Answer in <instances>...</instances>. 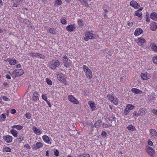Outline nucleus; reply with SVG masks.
<instances>
[{"mask_svg":"<svg viewBox=\"0 0 157 157\" xmlns=\"http://www.w3.org/2000/svg\"><path fill=\"white\" fill-rule=\"evenodd\" d=\"M130 5L131 6L135 8H137L140 6V4L136 1L134 0L130 2Z\"/></svg>","mask_w":157,"mask_h":157,"instance_id":"11","label":"nucleus"},{"mask_svg":"<svg viewBox=\"0 0 157 157\" xmlns=\"http://www.w3.org/2000/svg\"><path fill=\"white\" fill-rule=\"evenodd\" d=\"M59 65V61L57 59L52 60L49 63V67L53 70H55Z\"/></svg>","mask_w":157,"mask_h":157,"instance_id":"1","label":"nucleus"},{"mask_svg":"<svg viewBox=\"0 0 157 157\" xmlns=\"http://www.w3.org/2000/svg\"><path fill=\"white\" fill-rule=\"evenodd\" d=\"M149 132L151 137L155 139L157 138V132L155 129H151L149 130Z\"/></svg>","mask_w":157,"mask_h":157,"instance_id":"8","label":"nucleus"},{"mask_svg":"<svg viewBox=\"0 0 157 157\" xmlns=\"http://www.w3.org/2000/svg\"><path fill=\"white\" fill-rule=\"evenodd\" d=\"M15 1L18 4H21L23 0H15Z\"/></svg>","mask_w":157,"mask_h":157,"instance_id":"56","label":"nucleus"},{"mask_svg":"<svg viewBox=\"0 0 157 157\" xmlns=\"http://www.w3.org/2000/svg\"><path fill=\"white\" fill-rule=\"evenodd\" d=\"M78 24L80 26H82L84 25L83 21L81 19H79L77 21Z\"/></svg>","mask_w":157,"mask_h":157,"instance_id":"31","label":"nucleus"},{"mask_svg":"<svg viewBox=\"0 0 157 157\" xmlns=\"http://www.w3.org/2000/svg\"><path fill=\"white\" fill-rule=\"evenodd\" d=\"M85 34V36H87L90 39H92L94 38V34L90 33V32L89 31H86Z\"/></svg>","mask_w":157,"mask_h":157,"instance_id":"14","label":"nucleus"},{"mask_svg":"<svg viewBox=\"0 0 157 157\" xmlns=\"http://www.w3.org/2000/svg\"><path fill=\"white\" fill-rule=\"evenodd\" d=\"M142 12H139L137 11H135V16H136L140 18L142 17Z\"/></svg>","mask_w":157,"mask_h":157,"instance_id":"28","label":"nucleus"},{"mask_svg":"<svg viewBox=\"0 0 157 157\" xmlns=\"http://www.w3.org/2000/svg\"><path fill=\"white\" fill-rule=\"evenodd\" d=\"M62 2L61 0H56L55 4L57 5H60L62 4Z\"/></svg>","mask_w":157,"mask_h":157,"instance_id":"47","label":"nucleus"},{"mask_svg":"<svg viewBox=\"0 0 157 157\" xmlns=\"http://www.w3.org/2000/svg\"><path fill=\"white\" fill-rule=\"evenodd\" d=\"M150 17L154 20L157 21V13L155 12L152 13L150 15Z\"/></svg>","mask_w":157,"mask_h":157,"instance_id":"22","label":"nucleus"},{"mask_svg":"<svg viewBox=\"0 0 157 157\" xmlns=\"http://www.w3.org/2000/svg\"><path fill=\"white\" fill-rule=\"evenodd\" d=\"M8 62L11 65H15L17 63L16 60L14 59H9Z\"/></svg>","mask_w":157,"mask_h":157,"instance_id":"23","label":"nucleus"},{"mask_svg":"<svg viewBox=\"0 0 157 157\" xmlns=\"http://www.w3.org/2000/svg\"><path fill=\"white\" fill-rule=\"evenodd\" d=\"M59 152L58 150L55 149L54 151V155L56 156H57L59 155Z\"/></svg>","mask_w":157,"mask_h":157,"instance_id":"50","label":"nucleus"},{"mask_svg":"<svg viewBox=\"0 0 157 157\" xmlns=\"http://www.w3.org/2000/svg\"><path fill=\"white\" fill-rule=\"evenodd\" d=\"M146 151L147 153L151 156H153L154 150L152 147H147Z\"/></svg>","mask_w":157,"mask_h":157,"instance_id":"18","label":"nucleus"},{"mask_svg":"<svg viewBox=\"0 0 157 157\" xmlns=\"http://www.w3.org/2000/svg\"><path fill=\"white\" fill-rule=\"evenodd\" d=\"M38 57H39L40 59H44L45 58V57L44 55L39 53Z\"/></svg>","mask_w":157,"mask_h":157,"instance_id":"51","label":"nucleus"},{"mask_svg":"<svg viewBox=\"0 0 157 157\" xmlns=\"http://www.w3.org/2000/svg\"><path fill=\"white\" fill-rule=\"evenodd\" d=\"M17 125H15L12 126H11V128L13 129H14L15 128H16L17 129Z\"/></svg>","mask_w":157,"mask_h":157,"instance_id":"63","label":"nucleus"},{"mask_svg":"<svg viewBox=\"0 0 157 157\" xmlns=\"http://www.w3.org/2000/svg\"><path fill=\"white\" fill-rule=\"evenodd\" d=\"M61 22L63 25L66 24H67L66 18L65 17L62 18L61 19Z\"/></svg>","mask_w":157,"mask_h":157,"instance_id":"38","label":"nucleus"},{"mask_svg":"<svg viewBox=\"0 0 157 157\" xmlns=\"http://www.w3.org/2000/svg\"><path fill=\"white\" fill-rule=\"evenodd\" d=\"M10 133L13 136L17 137L18 136V132L15 129H11L10 131Z\"/></svg>","mask_w":157,"mask_h":157,"instance_id":"20","label":"nucleus"},{"mask_svg":"<svg viewBox=\"0 0 157 157\" xmlns=\"http://www.w3.org/2000/svg\"><path fill=\"white\" fill-rule=\"evenodd\" d=\"M152 112L154 114H157V110L153 109L152 111Z\"/></svg>","mask_w":157,"mask_h":157,"instance_id":"59","label":"nucleus"},{"mask_svg":"<svg viewBox=\"0 0 157 157\" xmlns=\"http://www.w3.org/2000/svg\"><path fill=\"white\" fill-rule=\"evenodd\" d=\"M82 68L86 77L89 78H91L92 77V72L88 67L85 65H84Z\"/></svg>","mask_w":157,"mask_h":157,"instance_id":"2","label":"nucleus"},{"mask_svg":"<svg viewBox=\"0 0 157 157\" xmlns=\"http://www.w3.org/2000/svg\"><path fill=\"white\" fill-rule=\"evenodd\" d=\"M75 24L67 26L66 29L67 31L72 32L74 31V30L75 29Z\"/></svg>","mask_w":157,"mask_h":157,"instance_id":"9","label":"nucleus"},{"mask_svg":"<svg viewBox=\"0 0 157 157\" xmlns=\"http://www.w3.org/2000/svg\"><path fill=\"white\" fill-rule=\"evenodd\" d=\"M131 91L133 93L136 94H141L142 93V92L139 89L135 88H132L131 89Z\"/></svg>","mask_w":157,"mask_h":157,"instance_id":"21","label":"nucleus"},{"mask_svg":"<svg viewBox=\"0 0 157 157\" xmlns=\"http://www.w3.org/2000/svg\"><path fill=\"white\" fill-rule=\"evenodd\" d=\"M139 115L143 116L146 114L145 111L144 110L142 109L139 111Z\"/></svg>","mask_w":157,"mask_h":157,"instance_id":"39","label":"nucleus"},{"mask_svg":"<svg viewBox=\"0 0 157 157\" xmlns=\"http://www.w3.org/2000/svg\"><path fill=\"white\" fill-rule=\"evenodd\" d=\"M40 97V95L36 91H35L33 94V99L34 101H37Z\"/></svg>","mask_w":157,"mask_h":157,"instance_id":"12","label":"nucleus"},{"mask_svg":"<svg viewBox=\"0 0 157 157\" xmlns=\"http://www.w3.org/2000/svg\"><path fill=\"white\" fill-rule=\"evenodd\" d=\"M25 116L27 118L30 119L32 115L30 113H26L25 114Z\"/></svg>","mask_w":157,"mask_h":157,"instance_id":"42","label":"nucleus"},{"mask_svg":"<svg viewBox=\"0 0 157 157\" xmlns=\"http://www.w3.org/2000/svg\"><path fill=\"white\" fill-rule=\"evenodd\" d=\"M137 43L139 46H141L144 45L145 42V40L143 38H138L137 40Z\"/></svg>","mask_w":157,"mask_h":157,"instance_id":"15","label":"nucleus"},{"mask_svg":"<svg viewBox=\"0 0 157 157\" xmlns=\"http://www.w3.org/2000/svg\"><path fill=\"white\" fill-rule=\"evenodd\" d=\"M57 78L59 81L63 82L66 85L67 84V82L64 77L62 73H59L57 75Z\"/></svg>","mask_w":157,"mask_h":157,"instance_id":"5","label":"nucleus"},{"mask_svg":"<svg viewBox=\"0 0 157 157\" xmlns=\"http://www.w3.org/2000/svg\"><path fill=\"white\" fill-rule=\"evenodd\" d=\"M46 101L47 102V104L50 107H51V103H50V102L49 101H48V100H46Z\"/></svg>","mask_w":157,"mask_h":157,"instance_id":"60","label":"nucleus"},{"mask_svg":"<svg viewBox=\"0 0 157 157\" xmlns=\"http://www.w3.org/2000/svg\"><path fill=\"white\" fill-rule=\"evenodd\" d=\"M24 147H25L27 148L28 149H30L31 147H30L29 145L28 144H25L24 146Z\"/></svg>","mask_w":157,"mask_h":157,"instance_id":"55","label":"nucleus"},{"mask_svg":"<svg viewBox=\"0 0 157 157\" xmlns=\"http://www.w3.org/2000/svg\"><path fill=\"white\" fill-rule=\"evenodd\" d=\"M47 94H43L42 95V98L43 99L44 101H46V100H47Z\"/></svg>","mask_w":157,"mask_h":157,"instance_id":"44","label":"nucleus"},{"mask_svg":"<svg viewBox=\"0 0 157 157\" xmlns=\"http://www.w3.org/2000/svg\"><path fill=\"white\" fill-rule=\"evenodd\" d=\"M143 32V31L141 29L138 28L136 29L134 34L136 36H138L141 34Z\"/></svg>","mask_w":157,"mask_h":157,"instance_id":"17","label":"nucleus"},{"mask_svg":"<svg viewBox=\"0 0 157 157\" xmlns=\"http://www.w3.org/2000/svg\"><path fill=\"white\" fill-rule=\"evenodd\" d=\"M4 151L6 152H10L11 151V149L9 147H5L4 148Z\"/></svg>","mask_w":157,"mask_h":157,"instance_id":"45","label":"nucleus"},{"mask_svg":"<svg viewBox=\"0 0 157 157\" xmlns=\"http://www.w3.org/2000/svg\"><path fill=\"white\" fill-rule=\"evenodd\" d=\"M101 135L102 136L105 137L107 135V133L103 131L102 132Z\"/></svg>","mask_w":157,"mask_h":157,"instance_id":"54","label":"nucleus"},{"mask_svg":"<svg viewBox=\"0 0 157 157\" xmlns=\"http://www.w3.org/2000/svg\"><path fill=\"white\" fill-rule=\"evenodd\" d=\"M111 126H112L111 124L108 123L107 124H105V123H103V127L105 128H107Z\"/></svg>","mask_w":157,"mask_h":157,"instance_id":"34","label":"nucleus"},{"mask_svg":"<svg viewBox=\"0 0 157 157\" xmlns=\"http://www.w3.org/2000/svg\"><path fill=\"white\" fill-rule=\"evenodd\" d=\"M2 138L7 143H10L12 142L13 138L11 136L6 135L3 136Z\"/></svg>","mask_w":157,"mask_h":157,"instance_id":"6","label":"nucleus"},{"mask_svg":"<svg viewBox=\"0 0 157 157\" xmlns=\"http://www.w3.org/2000/svg\"><path fill=\"white\" fill-rule=\"evenodd\" d=\"M127 128L128 130L131 131H134L136 130L135 127L132 124L128 125Z\"/></svg>","mask_w":157,"mask_h":157,"instance_id":"30","label":"nucleus"},{"mask_svg":"<svg viewBox=\"0 0 157 157\" xmlns=\"http://www.w3.org/2000/svg\"><path fill=\"white\" fill-rule=\"evenodd\" d=\"M13 6L14 7H17V5L16 3H13Z\"/></svg>","mask_w":157,"mask_h":157,"instance_id":"64","label":"nucleus"},{"mask_svg":"<svg viewBox=\"0 0 157 157\" xmlns=\"http://www.w3.org/2000/svg\"><path fill=\"white\" fill-rule=\"evenodd\" d=\"M80 157H90V155L88 154H83L80 155Z\"/></svg>","mask_w":157,"mask_h":157,"instance_id":"48","label":"nucleus"},{"mask_svg":"<svg viewBox=\"0 0 157 157\" xmlns=\"http://www.w3.org/2000/svg\"><path fill=\"white\" fill-rule=\"evenodd\" d=\"M6 78H7L9 79H11L10 76V75H6Z\"/></svg>","mask_w":157,"mask_h":157,"instance_id":"62","label":"nucleus"},{"mask_svg":"<svg viewBox=\"0 0 157 157\" xmlns=\"http://www.w3.org/2000/svg\"><path fill=\"white\" fill-rule=\"evenodd\" d=\"M23 126L20 125H17V129L18 130H20L23 128Z\"/></svg>","mask_w":157,"mask_h":157,"instance_id":"49","label":"nucleus"},{"mask_svg":"<svg viewBox=\"0 0 157 157\" xmlns=\"http://www.w3.org/2000/svg\"><path fill=\"white\" fill-rule=\"evenodd\" d=\"M17 140L19 143H21L22 141L24 140V137L21 135H20L19 137L17 138Z\"/></svg>","mask_w":157,"mask_h":157,"instance_id":"33","label":"nucleus"},{"mask_svg":"<svg viewBox=\"0 0 157 157\" xmlns=\"http://www.w3.org/2000/svg\"><path fill=\"white\" fill-rule=\"evenodd\" d=\"M49 32L52 34H55L56 33L55 29L54 28H50L49 29Z\"/></svg>","mask_w":157,"mask_h":157,"instance_id":"36","label":"nucleus"},{"mask_svg":"<svg viewBox=\"0 0 157 157\" xmlns=\"http://www.w3.org/2000/svg\"><path fill=\"white\" fill-rule=\"evenodd\" d=\"M0 120L2 121H4L5 120L6 118V115L4 113L2 114L0 116Z\"/></svg>","mask_w":157,"mask_h":157,"instance_id":"32","label":"nucleus"},{"mask_svg":"<svg viewBox=\"0 0 157 157\" xmlns=\"http://www.w3.org/2000/svg\"><path fill=\"white\" fill-rule=\"evenodd\" d=\"M126 107L130 111L135 108V107L132 104H128Z\"/></svg>","mask_w":157,"mask_h":157,"instance_id":"29","label":"nucleus"},{"mask_svg":"<svg viewBox=\"0 0 157 157\" xmlns=\"http://www.w3.org/2000/svg\"><path fill=\"white\" fill-rule=\"evenodd\" d=\"M130 111V110H129L126 107L124 111V112L123 113L125 115H127L129 113Z\"/></svg>","mask_w":157,"mask_h":157,"instance_id":"41","label":"nucleus"},{"mask_svg":"<svg viewBox=\"0 0 157 157\" xmlns=\"http://www.w3.org/2000/svg\"><path fill=\"white\" fill-rule=\"evenodd\" d=\"M63 63L64 66L66 68H70V65L71 63V61L69 59L68 57L65 55L63 58Z\"/></svg>","mask_w":157,"mask_h":157,"instance_id":"3","label":"nucleus"},{"mask_svg":"<svg viewBox=\"0 0 157 157\" xmlns=\"http://www.w3.org/2000/svg\"><path fill=\"white\" fill-rule=\"evenodd\" d=\"M151 46L152 50L156 52H157V46L154 43L151 44Z\"/></svg>","mask_w":157,"mask_h":157,"instance_id":"27","label":"nucleus"},{"mask_svg":"<svg viewBox=\"0 0 157 157\" xmlns=\"http://www.w3.org/2000/svg\"><path fill=\"white\" fill-rule=\"evenodd\" d=\"M112 101L115 105H117L118 104L117 99L116 97L114 98L113 100Z\"/></svg>","mask_w":157,"mask_h":157,"instance_id":"37","label":"nucleus"},{"mask_svg":"<svg viewBox=\"0 0 157 157\" xmlns=\"http://www.w3.org/2000/svg\"><path fill=\"white\" fill-rule=\"evenodd\" d=\"M43 147L42 144L41 142H37L36 144L33 145L32 148L34 149H39Z\"/></svg>","mask_w":157,"mask_h":157,"instance_id":"16","label":"nucleus"},{"mask_svg":"<svg viewBox=\"0 0 157 157\" xmlns=\"http://www.w3.org/2000/svg\"><path fill=\"white\" fill-rule=\"evenodd\" d=\"M29 54L32 57H34V56L36 57H38L39 53H29Z\"/></svg>","mask_w":157,"mask_h":157,"instance_id":"35","label":"nucleus"},{"mask_svg":"<svg viewBox=\"0 0 157 157\" xmlns=\"http://www.w3.org/2000/svg\"><path fill=\"white\" fill-rule=\"evenodd\" d=\"M68 99L71 102L74 104H78L79 103L78 101L72 95L68 96Z\"/></svg>","mask_w":157,"mask_h":157,"instance_id":"7","label":"nucleus"},{"mask_svg":"<svg viewBox=\"0 0 157 157\" xmlns=\"http://www.w3.org/2000/svg\"><path fill=\"white\" fill-rule=\"evenodd\" d=\"M24 73V71L22 69H16L14 70L12 73V75L16 77L17 76H20Z\"/></svg>","mask_w":157,"mask_h":157,"instance_id":"4","label":"nucleus"},{"mask_svg":"<svg viewBox=\"0 0 157 157\" xmlns=\"http://www.w3.org/2000/svg\"><path fill=\"white\" fill-rule=\"evenodd\" d=\"M47 83L49 85H51L52 84V81L49 78H47L46 79Z\"/></svg>","mask_w":157,"mask_h":157,"instance_id":"40","label":"nucleus"},{"mask_svg":"<svg viewBox=\"0 0 157 157\" xmlns=\"http://www.w3.org/2000/svg\"><path fill=\"white\" fill-rule=\"evenodd\" d=\"M148 73L146 72L145 73H142L141 74V76L142 78L144 80H146L148 79V76H147Z\"/></svg>","mask_w":157,"mask_h":157,"instance_id":"24","label":"nucleus"},{"mask_svg":"<svg viewBox=\"0 0 157 157\" xmlns=\"http://www.w3.org/2000/svg\"><path fill=\"white\" fill-rule=\"evenodd\" d=\"M102 121L101 120H98L96 121L94 124V126L95 128L99 127L101 124Z\"/></svg>","mask_w":157,"mask_h":157,"instance_id":"26","label":"nucleus"},{"mask_svg":"<svg viewBox=\"0 0 157 157\" xmlns=\"http://www.w3.org/2000/svg\"><path fill=\"white\" fill-rule=\"evenodd\" d=\"M147 143H148V144L149 145L151 146H152L153 145L152 141L150 140H148V141L147 142Z\"/></svg>","mask_w":157,"mask_h":157,"instance_id":"52","label":"nucleus"},{"mask_svg":"<svg viewBox=\"0 0 157 157\" xmlns=\"http://www.w3.org/2000/svg\"><path fill=\"white\" fill-rule=\"evenodd\" d=\"M32 130L36 135H40L42 133V131L40 128H37L36 127L33 126Z\"/></svg>","mask_w":157,"mask_h":157,"instance_id":"13","label":"nucleus"},{"mask_svg":"<svg viewBox=\"0 0 157 157\" xmlns=\"http://www.w3.org/2000/svg\"><path fill=\"white\" fill-rule=\"evenodd\" d=\"M150 28L152 31L156 30L157 28V24L154 22H153L151 24Z\"/></svg>","mask_w":157,"mask_h":157,"instance_id":"19","label":"nucleus"},{"mask_svg":"<svg viewBox=\"0 0 157 157\" xmlns=\"http://www.w3.org/2000/svg\"><path fill=\"white\" fill-rule=\"evenodd\" d=\"M107 97L108 98L109 100L110 101H112L113 100V98L114 97L113 96H112L110 94L108 95L107 96Z\"/></svg>","mask_w":157,"mask_h":157,"instance_id":"43","label":"nucleus"},{"mask_svg":"<svg viewBox=\"0 0 157 157\" xmlns=\"http://www.w3.org/2000/svg\"><path fill=\"white\" fill-rule=\"evenodd\" d=\"M42 138L45 143L49 144H51L52 143L48 136L44 135L42 136Z\"/></svg>","mask_w":157,"mask_h":157,"instance_id":"10","label":"nucleus"},{"mask_svg":"<svg viewBox=\"0 0 157 157\" xmlns=\"http://www.w3.org/2000/svg\"><path fill=\"white\" fill-rule=\"evenodd\" d=\"M84 39L86 41H88L89 40V39H90L87 36H86V37H85L84 38Z\"/></svg>","mask_w":157,"mask_h":157,"instance_id":"61","label":"nucleus"},{"mask_svg":"<svg viewBox=\"0 0 157 157\" xmlns=\"http://www.w3.org/2000/svg\"><path fill=\"white\" fill-rule=\"evenodd\" d=\"M153 62L157 64V56H154L153 58Z\"/></svg>","mask_w":157,"mask_h":157,"instance_id":"46","label":"nucleus"},{"mask_svg":"<svg viewBox=\"0 0 157 157\" xmlns=\"http://www.w3.org/2000/svg\"><path fill=\"white\" fill-rule=\"evenodd\" d=\"M139 115V113H137V112L136 111H134L133 114V116H135L136 117H138Z\"/></svg>","mask_w":157,"mask_h":157,"instance_id":"53","label":"nucleus"},{"mask_svg":"<svg viewBox=\"0 0 157 157\" xmlns=\"http://www.w3.org/2000/svg\"><path fill=\"white\" fill-rule=\"evenodd\" d=\"M11 113L12 114H13L15 113H16V111L15 109H12L11 110Z\"/></svg>","mask_w":157,"mask_h":157,"instance_id":"57","label":"nucleus"},{"mask_svg":"<svg viewBox=\"0 0 157 157\" xmlns=\"http://www.w3.org/2000/svg\"><path fill=\"white\" fill-rule=\"evenodd\" d=\"M88 104L90 105V107L92 110H94V109H95V105L93 102L89 101L88 102Z\"/></svg>","mask_w":157,"mask_h":157,"instance_id":"25","label":"nucleus"},{"mask_svg":"<svg viewBox=\"0 0 157 157\" xmlns=\"http://www.w3.org/2000/svg\"><path fill=\"white\" fill-rule=\"evenodd\" d=\"M2 98L5 101H8V100H9L8 98L6 96H3L2 97Z\"/></svg>","mask_w":157,"mask_h":157,"instance_id":"58","label":"nucleus"}]
</instances>
